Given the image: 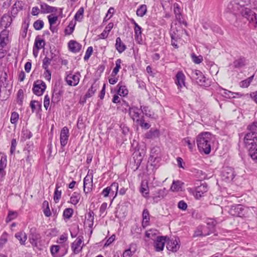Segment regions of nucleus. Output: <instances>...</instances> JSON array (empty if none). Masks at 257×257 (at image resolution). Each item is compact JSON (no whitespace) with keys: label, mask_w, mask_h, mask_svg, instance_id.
<instances>
[{"label":"nucleus","mask_w":257,"mask_h":257,"mask_svg":"<svg viewBox=\"0 0 257 257\" xmlns=\"http://www.w3.org/2000/svg\"><path fill=\"white\" fill-rule=\"evenodd\" d=\"M247 130L248 132L246 134H251L254 137H257V121L248 125Z\"/></svg>","instance_id":"32"},{"label":"nucleus","mask_w":257,"mask_h":257,"mask_svg":"<svg viewBox=\"0 0 257 257\" xmlns=\"http://www.w3.org/2000/svg\"><path fill=\"white\" fill-rule=\"evenodd\" d=\"M216 225V221L213 219H210L207 223L206 225L201 226V233L202 236L209 235L214 230V227Z\"/></svg>","instance_id":"8"},{"label":"nucleus","mask_w":257,"mask_h":257,"mask_svg":"<svg viewBox=\"0 0 257 257\" xmlns=\"http://www.w3.org/2000/svg\"><path fill=\"white\" fill-rule=\"evenodd\" d=\"M176 78L175 83L178 88H182L185 86V76L182 72H178L176 75Z\"/></svg>","instance_id":"19"},{"label":"nucleus","mask_w":257,"mask_h":257,"mask_svg":"<svg viewBox=\"0 0 257 257\" xmlns=\"http://www.w3.org/2000/svg\"><path fill=\"white\" fill-rule=\"evenodd\" d=\"M44 53H46V56L43 60L42 67L44 69H48L49 65L50 64L51 61L52 60V57H49L48 51L49 49H43Z\"/></svg>","instance_id":"24"},{"label":"nucleus","mask_w":257,"mask_h":257,"mask_svg":"<svg viewBox=\"0 0 257 257\" xmlns=\"http://www.w3.org/2000/svg\"><path fill=\"white\" fill-rule=\"evenodd\" d=\"M208 191V186L206 183H203L200 186L196 187L193 193L197 199H199L203 194Z\"/></svg>","instance_id":"11"},{"label":"nucleus","mask_w":257,"mask_h":257,"mask_svg":"<svg viewBox=\"0 0 257 257\" xmlns=\"http://www.w3.org/2000/svg\"><path fill=\"white\" fill-rule=\"evenodd\" d=\"M114 8H113L112 7L108 9L107 13L106 14L105 18H104L103 21L106 22L109 19H110L111 18V17L112 16V14L114 13Z\"/></svg>","instance_id":"62"},{"label":"nucleus","mask_w":257,"mask_h":257,"mask_svg":"<svg viewBox=\"0 0 257 257\" xmlns=\"http://www.w3.org/2000/svg\"><path fill=\"white\" fill-rule=\"evenodd\" d=\"M8 234L7 232H4L0 237V247H3L8 241Z\"/></svg>","instance_id":"43"},{"label":"nucleus","mask_w":257,"mask_h":257,"mask_svg":"<svg viewBox=\"0 0 257 257\" xmlns=\"http://www.w3.org/2000/svg\"><path fill=\"white\" fill-rule=\"evenodd\" d=\"M93 176L86 175L83 179V191L85 194L90 192L92 187Z\"/></svg>","instance_id":"13"},{"label":"nucleus","mask_w":257,"mask_h":257,"mask_svg":"<svg viewBox=\"0 0 257 257\" xmlns=\"http://www.w3.org/2000/svg\"><path fill=\"white\" fill-rule=\"evenodd\" d=\"M97 89V85L92 84L91 87L88 89L87 92L85 94V97L86 98H89L92 96L95 93Z\"/></svg>","instance_id":"42"},{"label":"nucleus","mask_w":257,"mask_h":257,"mask_svg":"<svg viewBox=\"0 0 257 257\" xmlns=\"http://www.w3.org/2000/svg\"><path fill=\"white\" fill-rule=\"evenodd\" d=\"M157 230L151 229L146 232L145 236L146 237L153 240L157 235Z\"/></svg>","instance_id":"41"},{"label":"nucleus","mask_w":257,"mask_h":257,"mask_svg":"<svg viewBox=\"0 0 257 257\" xmlns=\"http://www.w3.org/2000/svg\"><path fill=\"white\" fill-rule=\"evenodd\" d=\"M192 76L195 79L196 83L199 85L207 86L208 85L205 77L202 74L200 71L195 70L192 73Z\"/></svg>","instance_id":"10"},{"label":"nucleus","mask_w":257,"mask_h":257,"mask_svg":"<svg viewBox=\"0 0 257 257\" xmlns=\"http://www.w3.org/2000/svg\"><path fill=\"white\" fill-rule=\"evenodd\" d=\"M17 145V142L16 140L15 139H13L11 142V147L10 150L11 154H13L15 152Z\"/></svg>","instance_id":"64"},{"label":"nucleus","mask_w":257,"mask_h":257,"mask_svg":"<svg viewBox=\"0 0 257 257\" xmlns=\"http://www.w3.org/2000/svg\"><path fill=\"white\" fill-rule=\"evenodd\" d=\"M253 77H254V74L252 75V76L248 77L246 79L240 81L239 83L240 87H241L242 88L248 87L249 86L250 83L252 82V81L253 79Z\"/></svg>","instance_id":"35"},{"label":"nucleus","mask_w":257,"mask_h":257,"mask_svg":"<svg viewBox=\"0 0 257 257\" xmlns=\"http://www.w3.org/2000/svg\"><path fill=\"white\" fill-rule=\"evenodd\" d=\"M69 137V131L67 127L64 126L61 131L60 141L61 147H64L67 144Z\"/></svg>","instance_id":"12"},{"label":"nucleus","mask_w":257,"mask_h":257,"mask_svg":"<svg viewBox=\"0 0 257 257\" xmlns=\"http://www.w3.org/2000/svg\"><path fill=\"white\" fill-rule=\"evenodd\" d=\"M140 192L142 193V195L145 198L149 197V187L148 186V183L147 182L144 183V182H142L141 188H140Z\"/></svg>","instance_id":"29"},{"label":"nucleus","mask_w":257,"mask_h":257,"mask_svg":"<svg viewBox=\"0 0 257 257\" xmlns=\"http://www.w3.org/2000/svg\"><path fill=\"white\" fill-rule=\"evenodd\" d=\"M134 31L136 41L139 44L142 43L143 41L142 38V28L139 25H136V26L134 27Z\"/></svg>","instance_id":"23"},{"label":"nucleus","mask_w":257,"mask_h":257,"mask_svg":"<svg viewBox=\"0 0 257 257\" xmlns=\"http://www.w3.org/2000/svg\"><path fill=\"white\" fill-rule=\"evenodd\" d=\"M109 187L111 189V193L113 195L114 192H115V195H116L118 189V184L117 183L114 182L112 183Z\"/></svg>","instance_id":"60"},{"label":"nucleus","mask_w":257,"mask_h":257,"mask_svg":"<svg viewBox=\"0 0 257 257\" xmlns=\"http://www.w3.org/2000/svg\"><path fill=\"white\" fill-rule=\"evenodd\" d=\"M183 142L187 144L189 149L191 151H192L194 147L195 146V142L193 141L192 142L190 141V139L189 137L186 138L183 140Z\"/></svg>","instance_id":"56"},{"label":"nucleus","mask_w":257,"mask_h":257,"mask_svg":"<svg viewBox=\"0 0 257 257\" xmlns=\"http://www.w3.org/2000/svg\"><path fill=\"white\" fill-rule=\"evenodd\" d=\"M73 213V209L72 208H66L63 211V216L64 218L69 219L72 216Z\"/></svg>","instance_id":"47"},{"label":"nucleus","mask_w":257,"mask_h":257,"mask_svg":"<svg viewBox=\"0 0 257 257\" xmlns=\"http://www.w3.org/2000/svg\"><path fill=\"white\" fill-rule=\"evenodd\" d=\"M243 210L242 205L236 204L231 206L228 211V213L229 214L233 216H240L243 214L242 212Z\"/></svg>","instance_id":"15"},{"label":"nucleus","mask_w":257,"mask_h":257,"mask_svg":"<svg viewBox=\"0 0 257 257\" xmlns=\"http://www.w3.org/2000/svg\"><path fill=\"white\" fill-rule=\"evenodd\" d=\"M166 242H167V237L158 236L154 244L156 250L157 251L163 250Z\"/></svg>","instance_id":"17"},{"label":"nucleus","mask_w":257,"mask_h":257,"mask_svg":"<svg viewBox=\"0 0 257 257\" xmlns=\"http://www.w3.org/2000/svg\"><path fill=\"white\" fill-rule=\"evenodd\" d=\"M167 193L168 191L165 188L159 189L153 194V198L155 201H158L166 196Z\"/></svg>","instance_id":"21"},{"label":"nucleus","mask_w":257,"mask_h":257,"mask_svg":"<svg viewBox=\"0 0 257 257\" xmlns=\"http://www.w3.org/2000/svg\"><path fill=\"white\" fill-rule=\"evenodd\" d=\"M15 236L19 240L21 245H25L26 241L27 239V235L24 231H21L16 233Z\"/></svg>","instance_id":"26"},{"label":"nucleus","mask_w":257,"mask_h":257,"mask_svg":"<svg viewBox=\"0 0 257 257\" xmlns=\"http://www.w3.org/2000/svg\"><path fill=\"white\" fill-rule=\"evenodd\" d=\"M9 31L4 29L0 33V47L4 48L10 43L9 37Z\"/></svg>","instance_id":"16"},{"label":"nucleus","mask_w":257,"mask_h":257,"mask_svg":"<svg viewBox=\"0 0 257 257\" xmlns=\"http://www.w3.org/2000/svg\"><path fill=\"white\" fill-rule=\"evenodd\" d=\"M117 87L118 88L117 90V93L120 96H126L127 95L128 91L127 89L125 86L122 84V82H119Z\"/></svg>","instance_id":"30"},{"label":"nucleus","mask_w":257,"mask_h":257,"mask_svg":"<svg viewBox=\"0 0 257 257\" xmlns=\"http://www.w3.org/2000/svg\"><path fill=\"white\" fill-rule=\"evenodd\" d=\"M61 185L59 183L56 184V188L54 193V200L56 203L59 202L61 197L62 191L59 190Z\"/></svg>","instance_id":"28"},{"label":"nucleus","mask_w":257,"mask_h":257,"mask_svg":"<svg viewBox=\"0 0 257 257\" xmlns=\"http://www.w3.org/2000/svg\"><path fill=\"white\" fill-rule=\"evenodd\" d=\"M243 142L245 147L248 150V155L257 163V137H254L251 134H246Z\"/></svg>","instance_id":"2"},{"label":"nucleus","mask_w":257,"mask_h":257,"mask_svg":"<svg viewBox=\"0 0 257 257\" xmlns=\"http://www.w3.org/2000/svg\"><path fill=\"white\" fill-rule=\"evenodd\" d=\"M75 25V24H73V22H71L67 28L65 29L66 34L68 35L71 34L74 30Z\"/></svg>","instance_id":"59"},{"label":"nucleus","mask_w":257,"mask_h":257,"mask_svg":"<svg viewBox=\"0 0 257 257\" xmlns=\"http://www.w3.org/2000/svg\"><path fill=\"white\" fill-rule=\"evenodd\" d=\"M19 115L17 112H13L11 116V122L13 124H16L19 119Z\"/></svg>","instance_id":"58"},{"label":"nucleus","mask_w":257,"mask_h":257,"mask_svg":"<svg viewBox=\"0 0 257 257\" xmlns=\"http://www.w3.org/2000/svg\"><path fill=\"white\" fill-rule=\"evenodd\" d=\"M30 106L32 111L34 112V111L40 109L41 105L40 103L38 101L32 100L30 102Z\"/></svg>","instance_id":"45"},{"label":"nucleus","mask_w":257,"mask_h":257,"mask_svg":"<svg viewBox=\"0 0 257 257\" xmlns=\"http://www.w3.org/2000/svg\"><path fill=\"white\" fill-rule=\"evenodd\" d=\"M141 112L148 117H152L151 111L148 106H141Z\"/></svg>","instance_id":"53"},{"label":"nucleus","mask_w":257,"mask_h":257,"mask_svg":"<svg viewBox=\"0 0 257 257\" xmlns=\"http://www.w3.org/2000/svg\"><path fill=\"white\" fill-rule=\"evenodd\" d=\"M246 60L244 57H240L233 62L234 67L236 68H240L246 65Z\"/></svg>","instance_id":"27"},{"label":"nucleus","mask_w":257,"mask_h":257,"mask_svg":"<svg viewBox=\"0 0 257 257\" xmlns=\"http://www.w3.org/2000/svg\"><path fill=\"white\" fill-rule=\"evenodd\" d=\"M18 213L16 211H10L6 219L7 222H10L17 218Z\"/></svg>","instance_id":"51"},{"label":"nucleus","mask_w":257,"mask_h":257,"mask_svg":"<svg viewBox=\"0 0 257 257\" xmlns=\"http://www.w3.org/2000/svg\"><path fill=\"white\" fill-rule=\"evenodd\" d=\"M121 63V61L120 59H118L115 61V67L113 69L111 74V76H115L116 74L118 73L120 68H121L120 64Z\"/></svg>","instance_id":"40"},{"label":"nucleus","mask_w":257,"mask_h":257,"mask_svg":"<svg viewBox=\"0 0 257 257\" xmlns=\"http://www.w3.org/2000/svg\"><path fill=\"white\" fill-rule=\"evenodd\" d=\"M180 240L179 238H173L167 240L166 247L168 250L173 252H176L180 248Z\"/></svg>","instance_id":"9"},{"label":"nucleus","mask_w":257,"mask_h":257,"mask_svg":"<svg viewBox=\"0 0 257 257\" xmlns=\"http://www.w3.org/2000/svg\"><path fill=\"white\" fill-rule=\"evenodd\" d=\"M24 99V92L22 89H19L17 93V103L22 105Z\"/></svg>","instance_id":"52"},{"label":"nucleus","mask_w":257,"mask_h":257,"mask_svg":"<svg viewBox=\"0 0 257 257\" xmlns=\"http://www.w3.org/2000/svg\"><path fill=\"white\" fill-rule=\"evenodd\" d=\"M48 19L49 21V23L50 24V29L51 31L54 32V30L52 29V26L55 24L57 21L58 20V17L57 16H54L53 14L49 15L48 17Z\"/></svg>","instance_id":"38"},{"label":"nucleus","mask_w":257,"mask_h":257,"mask_svg":"<svg viewBox=\"0 0 257 257\" xmlns=\"http://www.w3.org/2000/svg\"><path fill=\"white\" fill-rule=\"evenodd\" d=\"M84 13V9L81 7L77 12L74 16V19L76 21H81L83 18V15Z\"/></svg>","instance_id":"44"},{"label":"nucleus","mask_w":257,"mask_h":257,"mask_svg":"<svg viewBox=\"0 0 257 257\" xmlns=\"http://www.w3.org/2000/svg\"><path fill=\"white\" fill-rule=\"evenodd\" d=\"M12 22V18L9 15L5 14L2 17L0 21V27L1 28H4L7 29V28L10 26Z\"/></svg>","instance_id":"18"},{"label":"nucleus","mask_w":257,"mask_h":257,"mask_svg":"<svg viewBox=\"0 0 257 257\" xmlns=\"http://www.w3.org/2000/svg\"><path fill=\"white\" fill-rule=\"evenodd\" d=\"M46 88V85L44 82L38 80L33 85V92L38 96L42 95Z\"/></svg>","instance_id":"6"},{"label":"nucleus","mask_w":257,"mask_h":257,"mask_svg":"<svg viewBox=\"0 0 257 257\" xmlns=\"http://www.w3.org/2000/svg\"><path fill=\"white\" fill-rule=\"evenodd\" d=\"M213 139V137L210 133L205 132L199 134L196 139V143L199 151L206 154H209Z\"/></svg>","instance_id":"1"},{"label":"nucleus","mask_w":257,"mask_h":257,"mask_svg":"<svg viewBox=\"0 0 257 257\" xmlns=\"http://www.w3.org/2000/svg\"><path fill=\"white\" fill-rule=\"evenodd\" d=\"M143 220L142 225L144 228L148 226L150 224V213L147 209H145L143 210L142 214Z\"/></svg>","instance_id":"22"},{"label":"nucleus","mask_w":257,"mask_h":257,"mask_svg":"<svg viewBox=\"0 0 257 257\" xmlns=\"http://www.w3.org/2000/svg\"><path fill=\"white\" fill-rule=\"evenodd\" d=\"M80 199V194L76 192H74L70 197V202L73 205H76Z\"/></svg>","instance_id":"37"},{"label":"nucleus","mask_w":257,"mask_h":257,"mask_svg":"<svg viewBox=\"0 0 257 257\" xmlns=\"http://www.w3.org/2000/svg\"><path fill=\"white\" fill-rule=\"evenodd\" d=\"M242 16L247 19L249 23L255 24L254 27H257V14L249 8L244 9L241 12Z\"/></svg>","instance_id":"4"},{"label":"nucleus","mask_w":257,"mask_h":257,"mask_svg":"<svg viewBox=\"0 0 257 257\" xmlns=\"http://www.w3.org/2000/svg\"><path fill=\"white\" fill-rule=\"evenodd\" d=\"M83 236L79 235L71 244V247L74 254H78L82 251L84 246Z\"/></svg>","instance_id":"5"},{"label":"nucleus","mask_w":257,"mask_h":257,"mask_svg":"<svg viewBox=\"0 0 257 257\" xmlns=\"http://www.w3.org/2000/svg\"><path fill=\"white\" fill-rule=\"evenodd\" d=\"M7 156L4 155L2 156L0 160V169H5L7 166Z\"/></svg>","instance_id":"61"},{"label":"nucleus","mask_w":257,"mask_h":257,"mask_svg":"<svg viewBox=\"0 0 257 257\" xmlns=\"http://www.w3.org/2000/svg\"><path fill=\"white\" fill-rule=\"evenodd\" d=\"M60 95L58 93H53L51 98V104L58 102L60 100Z\"/></svg>","instance_id":"57"},{"label":"nucleus","mask_w":257,"mask_h":257,"mask_svg":"<svg viewBox=\"0 0 257 257\" xmlns=\"http://www.w3.org/2000/svg\"><path fill=\"white\" fill-rule=\"evenodd\" d=\"M171 43L172 46L179 47V43L181 41V38L187 35L186 31L183 29L180 24H175L171 26L170 30Z\"/></svg>","instance_id":"3"},{"label":"nucleus","mask_w":257,"mask_h":257,"mask_svg":"<svg viewBox=\"0 0 257 257\" xmlns=\"http://www.w3.org/2000/svg\"><path fill=\"white\" fill-rule=\"evenodd\" d=\"M94 213L93 211L89 210L87 213V219L86 223L88 224V227L91 228L93 225L94 223Z\"/></svg>","instance_id":"34"},{"label":"nucleus","mask_w":257,"mask_h":257,"mask_svg":"<svg viewBox=\"0 0 257 257\" xmlns=\"http://www.w3.org/2000/svg\"><path fill=\"white\" fill-rule=\"evenodd\" d=\"M33 26L36 30H40L44 26V22L42 20H38L34 22Z\"/></svg>","instance_id":"55"},{"label":"nucleus","mask_w":257,"mask_h":257,"mask_svg":"<svg viewBox=\"0 0 257 257\" xmlns=\"http://www.w3.org/2000/svg\"><path fill=\"white\" fill-rule=\"evenodd\" d=\"M192 61L196 64H200L203 60V57L201 55L197 56L194 53L191 54Z\"/></svg>","instance_id":"46"},{"label":"nucleus","mask_w":257,"mask_h":257,"mask_svg":"<svg viewBox=\"0 0 257 257\" xmlns=\"http://www.w3.org/2000/svg\"><path fill=\"white\" fill-rule=\"evenodd\" d=\"M45 42L43 40H35L34 48H44Z\"/></svg>","instance_id":"48"},{"label":"nucleus","mask_w":257,"mask_h":257,"mask_svg":"<svg viewBox=\"0 0 257 257\" xmlns=\"http://www.w3.org/2000/svg\"><path fill=\"white\" fill-rule=\"evenodd\" d=\"M60 249V246L57 245H53L51 246L50 251L51 254L54 257H59L57 255V253L58 252Z\"/></svg>","instance_id":"50"},{"label":"nucleus","mask_w":257,"mask_h":257,"mask_svg":"<svg viewBox=\"0 0 257 257\" xmlns=\"http://www.w3.org/2000/svg\"><path fill=\"white\" fill-rule=\"evenodd\" d=\"M80 74L79 72L72 74V73L67 75L65 77V81L68 85L70 86H76L79 82Z\"/></svg>","instance_id":"7"},{"label":"nucleus","mask_w":257,"mask_h":257,"mask_svg":"<svg viewBox=\"0 0 257 257\" xmlns=\"http://www.w3.org/2000/svg\"><path fill=\"white\" fill-rule=\"evenodd\" d=\"M48 52L49 57H52V59L56 60L59 56V52L57 49H49Z\"/></svg>","instance_id":"49"},{"label":"nucleus","mask_w":257,"mask_h":257,"mask_svg":"<svg viewBox=\"0 0 257 257\" xmlns=\"http://www.w3.org/2000/svg\"><path fill=\"white\" fill-rule=\"evenodd\" d=\"M182 183L179 181H173L171 189L173 191H178L181 188Z\"/></svg>","instance_id":"39"},{"label":"nucleus","mask_w":257,"mask_h":257,"mask_svg":"<svg viewBox=\"0 0 257 257\" xmlns=\"http://www.w3.org/2000/svg\"><path fill=\"white\" fill-rule=\"evenodd\" d=\"M41 11L42 14H48L55 12L57 10L56 7L50 6L45 3L41 4Z\"/></svg>","instance_id":"20"},{"label":"nucleus","mask_w":257,"mask_h":257,"mask_svg":"<svg viewBox=\"0 0 257 257\" xmlns=\"http://www.w3.org/2000/svg\"><path fill=\"white\" fill-rule=\"evenodd\" d=\"M68 48H81L82 45L74 40H71L68 43Z\"/></svg>","instance_id":"54"},{"label":"nucleus","mask_w":257,"mask_h":257,"mask_svg":"<svg viewBox=\"0 0 257 257\" xmlns=\"http://www.w3.org/2000/svg\"><path fill=\"white\" fill-rule=\"evenodd\" d=\"M147 12V8L146 5H142L137 9L136 13L138 16L143 17Z\"/></svg>","instance_id":"36"},{"label":"nucleus","mask_w":257,"mask_h":257,"mask_svg":"<svg viewBox=\"0 0 257 257\" xmlns=\"http://www.w3.org/2000/svg\"><path fill=\"white\" fill-rule=\"evenodd\" d=\"M40 236L38 234L33 233H31L29 236V241L32 246L36 247L38 245V240L39 239Z\"/></svg>","instance_id":"33"},{"label":"nucleus","mask_w":257,"mask_h":257,"mask_svg":"<svg viewBox=\"0 0 257 257\" xmlns=\"http://www.w3.org/2000/svg\"><path fill=\"white\" fill-rule=\"evenodd\" d=\"M141 110L136 106H132L129 108V114L131 117L134 120L139 122L141 119L140 115L141 114Z\"/></svg>","instance_id":"14"},{"label":"nucleus","mask_w":257,"mask_h":257,"mask_svg":"<svg viewBox=\"0 0 257 257\" xmlns=\"http://www.w3.org/2000/svg\"><path fill=\"white\" fill-rule=\"evenodd\" d=\"M235 176L233 169L230 167H226V182H230Z\"/></svg>","instance_id":"25"},{"label":"nucleus","mask_w":257,"mask_h":257,"mask_svg":"<svg viewBox=\"0 0 257 257\" xmlns=\"http://www.w3.org/2000/svg\"><path fill=\"white\" fill-rule=\"evenodd\" d=\"M115 48H126L125 45L122 42L120 38L117 37L115 41Z\"/></svg>","instance_id":"63"},{"label":"nucleus","mask_w":257,"mask_h":257,"mask_svg":"<svg viewBox=\"0 0 257 257\" xmlns=\"http://www.w3.org/2000/svg\"><path fill=\"white\" fill-rule=\"evenodd\" d=\"M159 132L158 130H150L145 134V138L149 139H153L159 137Z\"/></svg>","instance_id":"31"}]
</instances>
